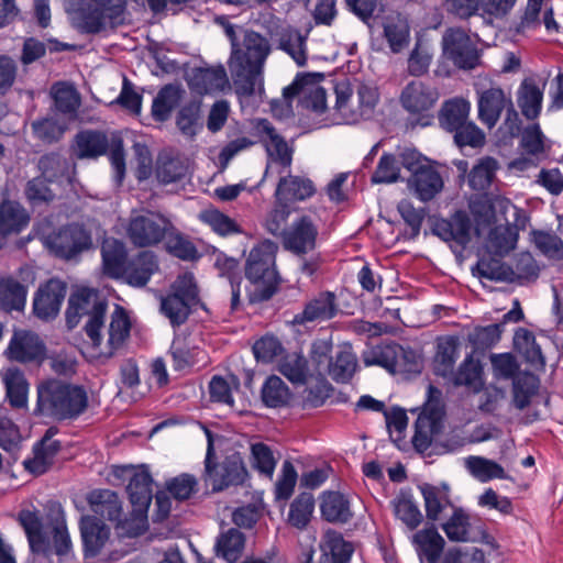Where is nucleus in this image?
I'll return each mask as SVG.
<instances>
[{
	"instance_id": "nucleus-8",
	"label": "nucleus",
	"mask_w": 563,
	"mask_h": 563,
	"mask_svg": "<svg viewBox=\"0 0 563 563\" xmlns=\"http://www.w3.org/2000/svg\"><path fill=\"white\" fill-rule=\"evenodd\" d=\"M44 245L55 257L76 262L93 247V238L84 224L70 223L47 234Z\"/></svg>"
},
{
	"instance_id": "nucleus-9",
	"label": "nucleus",
	"mask_w": 563,
	"mask_h": 563,
	"mask_svg": "<svg viewBox=\"0 0 563 563\" xmlns=\"http://www.w3.org/2000/svg\"><path fill=\"white\" fill-rule=\"evenodd\" d=\"M364 363L379 365L393 374H419L422 365L420 356L411 349H405L396 343L374 347L364 356Z\"/></svg>"
},
{
	"instance_id": "nucleus-56",
	"label": "nucleus",
	"mask_w": 563,
	"mask_h": 563,
	"mask_svg": "<svg viewBox=\"0 0 563 563\" xmlns=\"http://www.w3.org/2000/svg\"><path fill=\"white\" fill-rule=\"evenodd\" d=\"M201 101L191 100L185 103L176 117V125L183 135L194 137L201 129Z\"/></svg>"
},
{
	"instance_id": "nucleus-30",
	"label": "nucleus",
	"mask_w": 563,
	"mask_h": 563,
	"mask_svg": "<svg viewBox=\"0 0 563 563\" xmlns=\"http://www.w3.org/2000/svg\"><path fill=\"white\" fill-rule=\"evenodd\" d=\"M545 84L539 85L533 77L525 78L517 92V103L523 117L534 120L542 109Z\"/></svg>"
},
{
	"instance_id": "nucleus-35",
	"label": "nucleus",
	"mask_w": 563,
	"mask_h": 563,
	"mask_svg": "<svg viewBox=\"0 0 563 563\" xmlns=\"http://www.w3.org/2000/svg\"><path fill=\"white\" fill-rule=\"evenodd\" d=\"M27 287L12 275L0 276V309L22 311L26 303Z\"/></svg>"
},
{
	"instance_id": "nucleus-31",
	"label": "nucleus",
	"mask_w": 563,
	"mask_h": 563,
	"mask_svg": "<svg viewBox=\"0 0 563 563\" xmlns=\"http://www.w3.org/2000/svg\"><path fill=\"white\" fill-rule=\"evenodd\" d=\"M544 0H528L525 13L518 25L519 32L526 30H534L542 23L544 24L548 32H559V24L554 19L553 8L544 7Z\"/></svg>"
},
{
	"instance_id": "nucleus-32",
	"label": "nucleus",
	"mask_w": 563,
	"mask_h": 563,
	"mask_svg": "<svg viewBox=\"0 0 563 563\" xmlns=\"http://www.w3.org/2000/svg\"><path fill=\"white\" fill-rule=\"evenodd\" d=\"M91 511L102 519L120 522L122 503L118 494L110 489H95L87 497Z\"/></svg>"
},
{
	"instance_id": "nucleus-49",
	"label": "nucleus",
	"mask_w": 563,
	"mask_h": 563,
	"mask_svg": "<svg viewBox=\"0 0 563 563\" xmlns=\"http://www.w3.org/2000/svg\"><path fill=\"white\" fill-rule=\"evenodd\" d=\"M245 545L244 534L235 528L222 532L216 543L218 556L223 558L229 563L236 562Z\"/></svg>"
},
{
	"instance_id": "nucleus-10",
	"label": "nucleus",
	"mask_w": 563,
	"mask_h": 563,
	"mask_svg": "<svg viewBox=\"0 0 563 563\" xmlns=\"http://www.w3.org/2000/svg\"><path fill=\"white\" fill-rule=\"evenodd\" d=\"M168 228L169 218L159 212L147 211L130 218L126 236L137 247L155 246L163 242Z\"/></svg>"
},
{
	"instance_id": "nucleus-28",
	"label": "nucleus",
	"mask_w": 563,
	"mask_h": 563,
	"mask_svg": "<svg viewBox=\"0 0 563 563\" xmlns=\"http://www.w3.org/2000/svg\"><path fill=\"white\" fill-rule=\"evenodd\" d=\"M442 416L439 408H426L418 416L412 443L419 452H426L431 446L434 435L441 430Z\"/></svg>"
},
{
	"instance_id": "nucleus-11",
	"label": "nucleus",
	"mask_w": 563,
	"mask_h": 563,
	"mask_svg": "<svg viewBox=\"0 0 563 563\" xmlns=\"http://www.w3.org/2000/svg\"><path fill=\"white\" fill-rule=\"evenodd\" d=\"M93 8L82 9L76 26L82 33L96 34L122 15L126 0H92Z\"/></svg>"
},
{
	"instance_id": "nucleus-59",
	"label": "nucleus",
	"mask_w": 563,
	"mask_h": 563,
	"mask_svg": "<svg viewBox=\"0 0 563 563\" xmlns=\"http://www.w3.org/2000/svg\"><path fill=\"white\" fill-rule=\"evenodd\" d=\"M539 387L537 376L530 373L518 374L512 384V397L516 408L522 410L530 405L531 397Z\"/></svg>"
},
{
	"instance_id": "nucleus-43",
	"label": "nucleus",
	"mask_w": 563,
	"mask_h": 563,
	"mask_svg": "<svg viewBox=\"0 0 563 563\" xmlns=\"http://www.w3.org/2000/svg\"><path fill=\"white\" fill-rule=\"evenodd\" d=\"M356 368V355L352 352L350 345H344L340 347L334 357L332 356L327 375L338 383H347L353 377Z\"/></svg>"
},
{
	"instance_id": "nucleus-2",
	"label": "nucleus",
	"mask_w": 563,
	"mask_h": 563,
	"mask_svg": "<svg viewBox=\"0 0 563 563\" xmlns=\"http://www.w3.org/2000/svg\"><path fill=\"white\" fill-rule=\"evenodd\" d=\"M217 22L230 41L228 67L234 92L240 98L263 92L264 67L272 52L269 40L252 29L232 24L224 16L218 18Z\"/></svg>"
},
{
	"instance_id": "nucleus-37",
	"label": "nucleus",
	"mask_w": 563,
	"mask_h": 563,
	"mask_svg": "<svg viewBox=\"0 0 563 563\" xmlns=\"http://www.w3.org/2000/svg\"><path fill=\"white\" fill-rule=\"evenodd\" d=\"M410 183L418 198L424 202L432 200L443 189L440 173L430 164L413 174Z\"/></svg>"
},
{
	"instance_id": "nucleus-40",
	"label": "nucleus",
	"mask_w": 563,
	"mask_h": 563,
	"mask_svg": "<svg viewBox=\"0 0 563 563\" xmlns=\"http://www.w3.org/2000/svg\"><path fill=\"white\" fill-rule=\"evenodd\" d=\"M165 250L173 256L183 261H195L199 253L188 236L183 234L170 221V228L166 231L163 240Z\"/></svg>"
},
{
	"instance_id": "nucleus-27",
	"label": "nucleus",
	"mask_w": 563,
	"mask_h": 563,
	"mask_svg": "<svg viewBox=\"0 0 563 563\" xmlns=\"http://www.w3.org/2000/svg\"><path fill=\"white\" fill-rule=\"evenodd\" d=\"M188 85L199 95L213 93L230 88L225 68L222 65L209 68H197L190 75Z\"/></svg>"
},
{
	"instance_id": "nucleus-57",
	"label": "nucleus",
	"mask_w": 563,
	"mask_h": 563,
	"mask_svg": "<svg viewBox=\"0 0 563 563\" xmlns=\"http://www.w3.org/2000/svg\"><path fill=\"white\" fill-rule=\"evenodd\" d=\"M482 368L478 362L468 355L459 366L457 371H453V375L449 377L455 386H466L474 391H478L483 385L481 378Z\"/></svg>"
},
{
	"instance_id": "nucleus-24",
	"label": "nucleus",
	"mask_w": 563,
	"mask_h": 563,
	"mask_svg": "<svg viewBox=\"0 0 563 563\" xmlns=\"http://www.w3.org/2000/svg\"><path fill=\"white\" fill-rule=\"evenodd\" d=\"M471 228L470 217L464 211H457L450 219L435 220L432 232L445 242L465 246L470 242Z\"/></svg>"
},
{
	"instance_id": "nucleus-62",
	"label": "nucleus",
	"mask_w": 563,
	"mask_h": 563,
	"mask_svg": "<svg viewBox=\"0 0 563 563\" xmlns=\"http://www.w3.org/2000/svg\"><path fill=\"white\" fill-rule=\"evenodd\" d=\"M395 516L407 526L416 529L422 521V514L410 496L401 494L391 501Z\"/></svg>"
},
{
	"instance_id": "nucleus-41",
	"label": "nucleus",
	"mask_w": 563,
	"mask_h": 563,
	"mask_svg": "<svg viewBox=\"0 0 563 563\" xmlns=\"http://www.w3.org/2000/svg\"><path fill=\"white\" fill-rule=\"evenodd\" d=\"M412 540L417 545L419 555L424 556L428 563H438L445 541L435 528L432 527L418 531L413 534Z\"/></svg>"
},
{
	"instance_id": "nucleus-39",
	"label": "nucleus",
	"mask_w": 563,
	"mask_h": 563,
	"mask_svg": "<svg viewBox=\"0 0 563 563\" xmlns=\"http://www.w3.org/2000/svg\"><path fill=\"white\" fill-rule=\"evenodd\" d=\"M185 93L184 89L176 85H166L157 93L152 104V115L155 121L165 122L173 110L179 104Z\"/></svg>"
},
{
	"instance_id": "nucleus-48",
	"label": "nucleus",
	"mask_w": 563,
	"mask_h": 563,
	"mask_svg": "<svg viewBox=\"0 0 563 563\" xmlns=\"http://www.w3.org/2000/svg\"><path fill=\"white\" fill-rule=\"evenodd\" d=\"M79 526L86 550L97 553L104 545L109 529L91 516L82 517Z\"/></svg>"
},
{
	"instance_id": "nucleus-7",
	"label": "nucleus",
	"mask_w": 563,
	"mask_h": 563,
	"mask_svg": "<svg viewBox=\"0 0 563 563\" xmlns=\"http://www.w3.org/2000/svg\"><path fill=\"white\" fill-rule=\"evenodd\" d=\"M335 111L347 124H354L373 115L379 100L377 87L369 84H358L356 88L357 106H351L353 89L349 81L338 82L334 87Z\"/></svg>"
},
{
	"instance_id": "nucleus-25",
	"label": "nucleus",
	"mask_w": 563,
	"mask_h": 563,
	"mask_svg": "<svg viewBox=\"0 0 563 563\" xmlns=\"http://www.w3.org/2000/svg\"><path fill=\"white\" fill-rule=\"evenodd\" d=\"M338 313L336 297L331 291H322L310 299L301 312L295 314L294 324L330 320Z\"/></svg>"
},
{
	"instance_id": "nucleus-55",
	"label": "nucleus",
	"mask_w": 563,
	"mask_h": 563,
	"mask_svg": "<svg viewBox=\"0 0 563 563\" xmlns=\"http://www.w3.org/2000/svg\"><path fill=\"white\" fill-rule=\"evenodd\" d=\"M52 95L56 109L69 117H75L80 103V95L76 88L66 82H57L52 88Z\"/></svg>"
},
{
	"instance_id": "nucleus-15",
	"label": "nucleus",
	"mask_w": 563,
	"mask_h": 563,
	"mask_svg": "<svg viewBox=\"0 0 563 563\" xmlns=\"http://www.w3.org/2000/svg\"><path fill=\"white\" fill-rule=\"evenodd\" d=\"M67 292V284L57 278H51L41 286L34 297L33 311L43 320L55 318L60 310Z\"/></svg>"
},
{
	"instance_id": "nucleus-26",
	"label": "nucleus",
	"mask_w": 563,
	"mask_h": 563,
	"mask_svg": "<svg viewBox=\"0 0 563 563\" xmlns=\"http://www.w3.org/2000/svg\"><path fill=\"white\" fill-rule=\"evenodd\" d=\"M157 269L158 262L156 255L153 252L143 251L128 260L124 273L120 278L133 287H144Z\"/></svg>"
},
{
	"instance_id": "nucleus-50",
	"label": "nucleus",
	"mask_w": 563,
	"mask_h": 563,
	"mask_svg": "<svg viewBox=\"0 0 563 563\" xmlns=\"http://www.w3.org/2000/svg\"><path fill=\"white\" fill-rule=\"evenodd\" d=\"M465 466L471 475L482 483H487L495 478H507L504 467L497 462L486 457L468 456L465 460Z\"/></svg>"
},
{
	"instance_id": "nucleus-29",
	"label": "nucleus",
	"mask_w": 563,
	"mask_h": 563,
	"mask_svg": "<svg viewBox=\"0 0 563 563\" xmlns=\"http://www.w3.org/2000/svg\"><path fill=\"white\" fill-rule=\"evenodd\" d=\"M314 192L316 187L311 179L289 174L279 178L274 196L277 201L288 205V202L303 201Z\"/></svg>"
},
{
	"instance_id": "nucleus-6",
	"label": "nucleus",
	"mask_w": 563,
	"mask_h": 563,
	"mask_svg": "<svg viewBox=\"0 0 563 563\" xmlns=\"http://www.w3.org/2000/svg\"><path fill=\"white\" fill-rule=\"evenodd\" d=\"M206 433L208 445L202 474L205 483L210 485L214 493L222 492L230 486L242 485L247 477V471L240 453L227 455L218 463L211 432L207 430Z\"/></svg>"
},
{
	"instance_id": "nucleus-51",
	"label": "nucleus",
	"mask_w": 563,
	"mask_h": 563,
	"mask_svg": "<svg viewBox=\"0 0 563 563\" xmlns=\"http://www.w3.org/2000/svg\"><path fill=\"white\" fill-rule=\"evenodd\" d=\"M290 397L288 386L276 375L268 376L261 389L262 401L268 408L284 407L288 405Z\"/></svg>"
},
{
	"instance_id": "nucleus-64",
	"label": "nucleus",
	"mask_w": 563,
	"mask_h": 563,
	"mask_svg": "<svg viewBox=\"0 0 563 563\" xmlns=\"http://www.w3.org/2000/svg\"><path fill=\"white\" fill-rule=\"evenodd\" d=\"M278 46L280 49L290 55L298 66L306 65V37L299 31L295 30L282 34Z\"/></svg>"
},
{
	"instance_id": "nucleus-14",
	"label": "nucleus",
	"mask_w": 563,
	"mask_h": 563,
	"mask_svg": "<svg viewBox=\"0 0 563 563\" xmlns=\"http://www.w3.org/2000/svg\"><path fill=\"white\" fill-rule=\"evenodd\" d=\"M443 51L459 68L473 69L478 63L476 46L461 29H450L444 33Z\"/></svg>"
},
{
	"instance_id": "nucleus-45",
	"label": "nucleus",
	"mask_w": 563,
	"mask_h": 563,
	"mask_svg": "<svg viewBox=\"0 0 563 563\" xmlns=\"http://www.w3.org/2000/svg\"><path fill=\"white\" fill-rule=\"evenodd\" d=\"M471 110V103L463 98H453L445 101L439 113L441 126L449 132H453L462 123L467 121Z\"/></svg>"
},
{
	"instance_id": "nucleus-12",
	"label": "nucleus",
	"mask_w": 563,
	"mask_h": 563,
	"mask_svg": "<svg viewBox=\"0 0 563 563\" xmlns=\"http://www.w3.org/2000/svg\"><path fill=\"white\" fill-rule=\"evenodd\" d=\"M318 234L316 221L308 214H301L284 232L283 246L297 255L307 254L316 249Z\"/></svg>"
},
{
	"instance_id": "nucleus-1",
	"label": "nucleus",
	"mask_w": 563,
	"mask_h": 563,
	"mask_svg": "<svg viewBox=\"0 0 563 563\" xmlns=\"http://www.w3.org/2000/svg\"><path fill=\"white\" fill-rule=\"evenodd\" d=\"M106 311L107 302L91 289H81L73 294L66 310V321L69 328L76 327L79 318L87 317L84 329L91 342L93 355L100 358H110L120 352L130 338L132 327L128 311L122 306L115 305L110 317L108 339L102 346Z\"/></svg>"
},
{
	"instance_id": "nucleus-52",
	"label": "nucleus",
	"mask_w": 563,
	"mask_h": 563,
	"mask_svg": "<svg viewBox=\"0 0 563 563\" xmlns=\"http://www.w3.org/2000/svg\"><path fill=\"white\" fill-rule=\"evenodd\" d=\"M420 490L424 500L427 518L437 521L441 518V514L452 507L448 492L430 484L420 486Z\"/></svg>"
},
{
	"instance_id": "nucleus-19",
	"label": "nucleus",
	"mask_w": 563,
	"mask_h": 563,
	"mask_svg": "<svg viewBox=\"0 0 563 563\" xmlns=\"http://www.w3.org/2000/svg\"><path fill=\"white\" fill-rule=\"evenodd\" d=\"M58 433L56 427H49L41 441L33 449L34 456L23 462L25 470L35 475L44 474L53 464L54 457L60 450V442L54 440Z\"/></svg>"
},
{
	"instance_id": "nucleus-54",
	"label": "nucleus",
	"mask_w": 563,
	"mask_h": 563,
	"mask_svg": "<svg viewBox=\"0 0 563 563\" xmlns=\"http://www.w3.org/2000/svg\"><path fill=\"white\" fill-rule=\"evenodd\" d=\"M37 167L42 174V178L46 179L48 183L68 178L70 173V163L58 153H48L41 156Z\"/></svg>"
},
{
	"instance_id": "nucleus-42",
	"label": "nucleus",
	"mask_w": 563,
	"mask_h": 563,
	"mask_svg": "<svg viewBox=\"0 0 563 563\" xmlns=\"http://www.w3.org/2000/svg\"><path fill=\"white\" fill-rule=\"evenodd\" d=\"M7 398L14 408H25L27 405L29 383L24 374L14 367L3 374Z\"/></svg>"
},
{
	"instance_id": "nucleus-33",
	"label": "nucleus",
	"mask_w": 563,
	"mask_h": 563,
	"mask_svg": "<svg viewBox=\"0 0 563 563\" xmlns=\"http://www.w3.org/2000/svg\"><path fill=\"white\" fill-rule=\"evenodd\" d=\"M126 490L136 510L145 511L153 497V478L150 472L144 467L135 470L129 479Z\"/></svg>"
},
{
	"instance_id": "nucleus-63",
	"label": "nucleus",
	"mask_w": 563,
	"mask_h": 563,
	"mask_svg": "<svg viewBox=\"0 0 563 563\" xmlns=\"http://www.w3.org/2000/svg\"><path fill=\"white\" fill-rule=\"evenodd\" d=\"M498 163L493 157H484L471 169L468 184L475 190H485L492 184Z\"/></svg>"
},
{
	"instance_id": "nucleus-13",
	"label": "nucleus",
	"mask_w": 563,
	"mask_h": 563,
	"mask_svg": "<svg viewBox=\"0 0 563 563\" xmlns=\"http://www.w3.org/2000/svg\"><path fill=\"white\" fill-rule=\"evenodd\" d=\"M256 130L268 157L265 176L273 164L279 165L283 170L289 168L292 163L294 151L288 146L285 139L277 133L273 124L266 119H261L256 124Z\"/></svg>"
},
{
	"instance_id": "nucleus-34",
	"label": "nucleus",
	"mask_w": 563,
	"mask_h": 563,
	"mask_svg": "<svg viewBox=\"0 0 563 563\" xmlns=\"http://www.w3.org/2000/svg\"><path fill=\"white\" fill-rule=\"evenodd\" d=\"M102 269L111 278H120L128 263V253L123 242L109 238L101 245Z\"/></svg>"
},
{
	"instance_id": "nucleus-18",
	"label": "nucleus",
	"mask_w": 563,
	"mask_h": 563,
	"mask_svg": "<svg viewBox=\"0 0 563 563\" xmlns=\"http://www.w3.org/2000/svg\"><path fill=\"white\" fill-rule=\"evenodd\" d=\"M45 354V346L37 334L20 330L15 331L7 349L10 360L29 363L41 361Z\"/></svg>"
},
{
	"instance_id": "nucleus-4",
	"label": "nucleus",
	"mask_w": 563,
	"mask_h": 563,
	"mask_svg": "<svg viewBox=\"0 0 563 563\" xmlns=\"http://www.w3.org/2000/svg\"><path fill=\"white\" fill-rule=\"evenodd\" d=\"M278 245L265 240L255 245L246 258L245 277L252 284L251 302H262L271 299L277 290L278 273L276 271V254Z\"/></svg>"
},
{
	"instance_id": "nucleus-46",
	"label": "nucleus",
	"mask_w": 563,
	"mask_h": 563,
	"mask_svg": "<svg viewBox=\"0 0 563 563\" xmlns=\"http://www.w3.org/2000/svg\"><path fill=\"white\" fill-rule=\"evenodd\" d=\"M30 222L24 207L14 201H4L0 206V224L11 235L22 232Z\"/></svg>"
},
{
	"instance_id": "nucleus-3",
	"label": "nucleus",
	"mask_w": 563,
	"mask_h": 563,
	"mask_svg": "<svg viewBox=\"0 0 563 563\" xmlns=\"http://www.w3.org/2000/svg\"><path fill=\"white\" fill-rule=\"evenodd\" d=\"M87 390L77 384L47 378L36 386L34 416L52 421H74L88 408Z\"/></svg>"
},
{
	"instance_id": "nucleus-23",
	"label": "nucleus",
	"mask_w": 563,
	"mask_h": 563,
	"mask_svg": "<svg viewBox=\"0 0 563 563\" xmlns=\"http://www.w3.org/2000/svg\"><path fill=\"white\" fill-rule=\"evenodd\" d=\"M58 433L56 427H49L41 441L33 449L34 456L23 462L25 470L35 475L44 474L53 464L54 457L60 450V442L54 440Z\"/></svg>"
},
{
	"instance_id": "nucleus-36",
	"label": "nucleus",
	"mask_w": 563,
	"mask_h": 563,
	"mask_svg": "<svg viewBox=\"0 0 563 563\" xmlns=\"http://www.w3.org/2000/svg\"><path fill=\"white\" fill-rule=\"evenodd\" d=\"M321 516L328 522L346 523L353 517L350 500L339 492H325L321 496Z\"/></svg>"
},
{
	"instance_id": "nucleus-44",
	"label": "nucleus",
	"mask_w": 563,
	"mask_h": 563,
	"mask_svg": "<svg viewBox=\"0 0 563 563\" xmlns=\"http://www.w3.org/2000/svg\"><path fill=\"white\" fill-rule=\"evenodd\" d=\"M518 241V229L511 224L494 227L488 234L487 249L495 255L504 256L512 251Z\"/></svg>"
},
{
	"instance_id": "nucleus-61",
	"label": "nucleus",
	"mask_w": 563,
	"mask_h": 563,
	"mask_svg": "<svg viewBox=\"0 0 563 563\" xmlns=\"http://www.w3.org/2000/svg\"><path fill=\"white\" fill-rule=\"evenodd\" d=\"M192 306L173 294H168L161 299V311L173 327H179L186 322Z\"/></svg>"
},
{
	"instance_id": "nucleus-16",
	"label": "nucleus",
	"mask_w": 563,
	"mask_h": 563,
	"mask_svg": "<svg viewBox=\"0 0 563 563\" xmlns=\"http://www.w3.org/2000/svg\"><path fill=\"white\" fill-rule=\"evenodd\" d=\"M438 99V90L421 80H411L400 93V103L410 114L428 113L435 106Z\"/></svg>"
},
{
	"instance_id": "nucleus-20",
	"label": "nucleus",
	"mask_w": 563,
	"mask_h": 563,
	"mask_svg": "<svg viewBox=\"0 0 563 563\" xmlns=\"http://www.w3.org/2000/svg\"><path fill=\"white\" fill-rule=\"evenodd\" d=\"M58 433L56 427H49L41 441L33 449L34 456L23 462L25 470L35 475L44 474L53 464L54 457L60 450V442L54 440Z\"/></svg>"
},
{
	"instance_id": "nucleus-53",
	"label": "nucleus",
	"mask_w": 563,
	"mask_h": 563,
	"mask_svg": "<svg viewBox=\"0 0 563 563\" xmlns=\"http://www.w3.org/2000/svg\"><path fill=\"white\" fill-rule=\"evenodd\" d=\"M19 519L26 533L32 552L43 553L48 558L49 549L43 537L42 521L38 516L32 511H22Z\"/></svg>"
},
{
	"instance_id": "nucleus-38",
	"label": "nucleus",
	"mask_w": 563,
	"mask_h": 563,
	"mask_svg": "<svg viewBox=\"0 0 563 563\" xmlns=\"http://www.w3.org/2000/svg\"><path fill=\"white\" fill-rule=\"evenodd\" d=\"M459 357V339L446 336L439 339L437 353L433 360V369L435 375L444 378L453 375L454 365Z\"/></svg>"
},
{
	"instance_id": "nucleus-22",
	"label": "nucleus",
	"mask_w": 563,
	"mask_h": 563,
	"mask_svg": "<svg viewBox=\"0 0 563 563\" xmlns=\"http://www.w3.org/2000/svg\"><path fill=\"white\" fill-rule=\"evenodd\" d=\"M58 433L56 427H49L41 441L33 449L34 456L23 462L25 470L35 475L44 474L53 464L54 457L60 450V442L54 440Z\"/></svg>"
},
{
	"instance_id": "nucleus-58",
	"label": "nucleus",
	"mask_w": 563,
	"mask_h": 563,
	"mask_svg": "<svg viewBox=\"0 0 563 563\" xmlns=\"http://www.w3.org/2000/svg\"><path fill=\"white\" fill-rule=\"evenodd\" d=\"M384 34L394 53L400 52L408 42L409 26L400 15L388 16L384 24Z\"/></svg>"
},
{
	"instance_id": "nucleus-60",
	"label": "nucleus",
	"mask_w": 563,
	"mask_h": 563,
	"mask_svg": "<svg viewBox=\"0 0 563 563\" xmlns=\"http://www.w3.org/2000/svg\"><path fill=\"white\" fill-rule=\"evenodd\" d=\"M313 509L314 499L312 495L307 493L300 494L290 504L288 522L299 530L305 529L310 522Z\"/></svg>"
},
{
	"instance_id": "nucleus-21",
	"label": "nucleus",
	"mask_w": 563,
	"mask_h": 563,
	"mask_svg": "<svg viewBox=\"0 0 563 563\" xmlns=\"http://www.w3.org/2000/svg\"><path fill=\"white\" fill-rule=\"evenodd\" d=\"M58 433L56 427H49L41 441L33 449L34 456L23 462L25 470L35 475L44 474L53 464L54 457L60 450V442L54 440Z\"/></svg>"
},
{
	"instance_id": "nucleus-47",
	"label": "nucleus",
	"mask_w": 563,
	"mask_h": 563,
	"mask_svg": "<svg viewBox=\"0 0 563 563\" xmlns=\"http://www.w3.org/2000/svg\"><path fill=\"white\" fill-rule=\"evenodd\" d=\"M514 346L532 366L543 367L545 365L541 347L537 344L534 334L528 329L519 328L515 332Z\"/></svg>"
},
{
	"instance_id": "nucleus-17",
	"label": "nucleus",
	"mask_w": 563,
	"mask_h": 563,
	"mask_svg": "<svg viewBox=\"0 0 563 563\" xmlns=\"http://www.w3.org/2000/svg\"><path fill=\"white\" fill-rule=\"evenodd\" d=\"M478 119L488 129H492L498 122L501 112L509 107V115L518 118L517 112L512 108L510 97H507L501 88H489L479 93L478 100Z\"/></svg>"
},
{
	"instance_id": "nucleus-5",
	"label": "nucleus",
	"mask_w": 563,
	"mask_h": 563,
	"mask_svg": "<svg viewBox=\"0 0 563 563\" xmlns=\"http://www.w3.org/2000/svg\"><path fill=\"white\" fill-rule=\"evenodd\" d=\"M75 154L78 158H97L109 153L111 165L114 169V178L120 185L125 175V156L123 140L113 134L111 139L104 132L84 130L76 134Z\"/></svg>"
}]
</instances>
